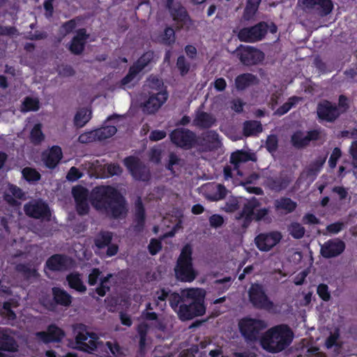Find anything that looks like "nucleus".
I'll list each match as a JSON object with an SVG mask.
<instances>
[{
    "instance_id": "nucleus-1",
    "label": "nucleus",
    "mask_w": 357,
    "mask_h": 357,
    "mask_svg": "<svg viewBox=\"0 0 357 357\" xmlns=\"http://www.w3.org/2000/svg\"><path fill=\"white\" fill-rule=\"evenodd\" d=\"M92 206L98 211L114 218L124 216L127 207L124 198L112 186H98L91 193Z\"/></svg>"
},
{
    "instance_id": "nucleus-2",
    "label": "nucleus",
    "mask_w": 357,
    "mask_h": 357,
    "mask_svg": "<svg viewBox=\"0 0 357 357\" xmlns=\"http://www.w3.org/2000/svg\"><path fill=\"white\" fill-rule=\"evenodd\" d=\"M294 338L292 331L287 325H279L268 329L261 339V345L265 350L278 353L287 348Z\"/></svg>"
},
{
    "instance_id": "nucleus-3",
    "label": "nucleus",
    "mask_w": 357,
    "mask_h": 357,
    "mask_svg": "<svg viewBox=\"0 0 357 357\" xmlns=\"http://www.w3.org/2000/svg\"><path fill=\"white\" fill-rule=\"evenodd\" d=\"M192 248L189 244L185 245L178 259L175 268L176 278L183 282H192L197 275L192 264Z\"/></svg>"
},
{
    "instance_id": "nucleus-4",
    "label": "nucleus",
    "mask_w": 357,
    "mask_h": 357,
    "mask_svg": "<svg viewBox=\"0 0 357 357\" xmlns=\"http://www.w3.org/2000/svg\"><path fill=\"white\" fill-rule=\"evenodd\" d=\"M75 346V348L88 353L94 351L100 344L98 336L89 331L86 326L77 324L74 328Z\"/></svg>"
},
{
    "instance_id": "nucleus-5",
    "label": "nucleus",
    "mask_w": 357,
    "mask_h": 357,
    "mask_svg": "<svg viewBox=\"0 0 357 357\" xmlns=\"http://www.w3.org/2000/svg\"><path fill=\"white\" fill-rule=\"evenodd\" d=\"M260 203L255 197L248 199L244 204L243 208L239 216L236 218L243 220V226L247 227L252 220H261L267 215L268 210L266 208L257 209Z\"/></svg>"
},
{
    "instance_id": "nucleus-6",
    "label": "nucleus",
    "mask_w": 357,
    "mask_h": 357,
    "mask_svg": "<svg viewBox=\"0 0 357 357\" xmlns=\"http://www.w3.org/2000/svg\"><path fill=\"white\" fill-rule=\"evenodd\" d=\"M267 327L266 323L261 319L245 317L238 322L239 331L247 341L257 340L260 332Z\"/></svg>"
},
{
    "instance_id": "nucleus-7",
    "label": "nucleus",
    "mask_w": 357,
    "mask_h": 357,
    "mask_svg": "<svg viewBox=\"0 0 357 357\" xmlns=\"http://www.w3.org/2000/svg\"><path fill=\"white\" fill-rule=\"evenodd\" d=\"M249 300L257 308L271 310L274 304L266 295L262 285L252 284L248 291Z\"/></svg>"
},
{
    "instance_id": "nucleus-8",
    "label": "nucleus",
    "mask_w": 357,
    "mask_h": 357,
    "mask_svg": "<svg viewBox=\"0 0 357 357\" xmlns=\"http://www.w3.org/2000/svg\"><path fill=\"white\" fill-rule=\"evenodd\" d=\"M250 160H256V157L254 153H249L242 151L233 153L230 157L231 165H227L224 168L225 179L228 180L231 178L233 171H236L238 175H242V172L239 170L240 167L243 163Z\"/></svg>"
},
{
    "instance_id": "nucleus-9",
    "label": "nucleus",
    "mask_w": 357,
    "mask_h": 357,
    "mask_svg": "<svg viewBox=\"0 0 357 357\" xmlns=\"http://www.w3.org/2000/svg\"><path fill=\"white\" fill-rule=\"evenodd\" d=\"M169 137L173 144L185 149L199 144L196 135L188 129L176 128L170 133Z\"/></svg>"
},
{
    "instance_id": "nucleus-10",
    "label": "nucleus",
    "mask_w": 357,
    "mask_h": 357,
    "mask_svg": "<svg viewBox=\"0 0 357 357\" xmlns=\"http://www.w3.org/2000/svg\"><path fill=\"white\" fill-rule=\"evenodd\" d=\"M268 25L265 22H259L257 24L241 29L238 37L241 41L255 43L261 40L267 33Z\"/></svg>"
},
{
    "instance_id": "nucleus-11",
    "label": "nucleus",
    "mask_w": 357,
    "mask_h": 357,
    "mask_svg": "<svg viewBox=\"0 0 357 357\" xmlns=\"http://www.w3.org/2000/svg\"><path fill=\"white\" fill-rule=\"evenodd\" d=\"M153 59V53L147 52L144 53L137 62L130 68L128 75L122 79V85L126 86L134 81L137 75L143 70L149 66Z\"/></svg>"
},
{
    "instance_id": "nucleus-12",
    "label": "nucleus",
    "mask_w": 357,
    "mask_h": 357,
    "mask_svg": "<svg viewBox=\"0 0 357 357\" xmlns=\"http://www.w3.org/2000/svg\"><path fill=\"white\" fill-rule=\"evenodd\" d=\"M167 6L173 20L176 22V27L188 29L191 25V21L185 8L178 3H174V0H167Z\"/></svg>"
},
{
    "instance_id": "nucleus-13",
    "label": "nucleus",
    "mask_w": 357,
    "mask_h": 357,
    "mask_svg": "<svg viewBox=\"0 0 357 357\" xmlns=\"http://www.w3.org/2000/svg\"><path fill=\"white\" fill-rule=\"evenodd\" d=\"M325 134L321 129H316L307 132L297 131L291 136V143L296 148L307 146L312 140L324 139Z\"/></svg>"
},
{
    "instance_id": "nucleus-14",
    "label": "nucleus",
    "mask_w": 357,
    "mask_h": 357,
    "mask_svg": "<svg viewBox=\"0 0 357 357\" xmlns=\"http://www.w3.org/2000/svg\"><path fill=\"white\" fill-rule=\"evenodd\" d=\"M282 235L280 231H274L269 233H262L255 239L257 248L264 252L271 250L281 241Z\"/></svg>"
},
{
    "instance_id": "nucleus-15",
    "label": "nucleus",
    "mask_w": 357,
    "mask_h": 357,
    "mask_svg": "<svg viewBox=\"0 0 357 357\" xmlns=\"http://www.w3.org/2000/svg\"><path fill=\"white\" fill-rule=\"evenodd\" d=\"M167 98L168 93L166 90H160L158 92L153 91L148 100L143 104V112L147 114L156 112L167 100Z\"/></svg>"
},
{
    "instance_id": "nucleus-16",
    "label": "nucleus",
    "mask_w": 357,
    "mask_h": 357,
    "mask_svg": "<svg viewBox=\"0 0 357 357\" xmlns=\"http://www.w3.org/2000/svg\"><path fill=\"white\" fill-rule=\"evenodd\" d=\"M206 308L202 303H190L189 305L182 304L176 312L180 319L183 321L190 320L197 316H202L205 313Z\"/></svg>"
},
{
    "instance_id": "nucleus-17",
    "label": "nucleus",
    "mask_w": 357,
    "mask_h": 357,
    "mask_svg": "<svg viewBox=\"0 0 357 357\" xmlns=\"http://www.w3.org/2000/svg\"><path fill=\"white\" fill-rule=\"evenodd\" d=\"M124 164L135 179L146 181L149 178L148 168L139 159L135 157H128L124 160Z\"/></svg>"
},
{
    "instance_id": "nucleus-18",
    "label": "nucleus",
    "mask_w": 357,
    "mask_h": 357,
    "mask_svg": "<svg viewBox=\"0 0 357 357\" xmlns=\"http://www.w3.org/2000/svg\"><path fill=\"white\" fill-rule=\"evenodd\" d=\"M298 4L304 9L316 10L321 16L328 15L333 8L331 0H298Z\"/></svg>"
},
{
    "instance_id": "nucleus-19",
    "label": "nucleus",
    "mask_w": 357,
    "mask_h": 357,
    "mask_svg": "<svg viewBox=\"0 0 357 357\" xmlns=\"http://www.w3.org/2000/svg\"><path fill=\"white\" fill-rule=\"evenodd\" d=\"M345 249V244L339 238L328 240L321 245V254L325 258H332L340 255Z\"/></svg>"
},
{
    "instance_id": "nucleus-20",
    "label": "nucleus",
    "mask_w": 357,
    "mask_h": 357,
    "mask_svg": "<svg viewBox=\"0 0 357 357\" xmlns=\"http://www.w3.org/2000/svg\"><path fill=\"white\" fill-rule=\"evenodd\" d=\"M241 61L246 66L255 65L262 61L264 59V54L252 47H245L239 54Z\"/></svg>"
},
{
    "instance_id": "nucleus-21",
    "label": "nucleus",
    "mask_w": 357,
    "mask_h": 357,
    "mask_svg": "<svg viewBox=\"0 0 357 357\" xmlns=\"http://www.w3.org/2000/svg\"><path fill=\"white\" fill-rule=\"evenodd\" d=\"M72 193L76 202V208L79 214L85 215L89 210L88 202V190L81 186H76L73 188Z\"/></svg>"
},
{
    "instance_id": "nucleus-22",
    "label": "nucleus",
    "mask_w": 357,
    "mask_h": 357,
    "mask_svg": "<svg viewBox=\"0 0 357 357\" xmlns=\"http://www.w3.org/2000/svg\"><path fill=\"white\" fill-rule=\"evenodd\" d=\"M24 211L27 215L35 218H46L50 215L48 206L41 201H32L26 204Z\"/></svg>"
},
{
    "instance_id": "nucleus-23",
    "label": "nucleus",
    "mask_w": 357,
    "mask_h": 357,
    "mask_svg": "<svg viewBox=\"0 0 357 357\" xmlns=\"http://www.w3.org/2000/svg\"><path fill=\"white\" fill-rule=\"evenodd\" d=\"M204 196L211 201H218L223 199L227 190L224 185L217 183H207L202 187Z\"/></svg>"
},
{
    "instance_id": "nucleus-24",
    "label": "nucleus",
    "mask_w": 357,
    "mask_h": 357,
    "mask_svg": "<svg viewBox=\"0 0 357 357\" xmlns=\"http://www.w3.org/2000/svg\"><path fill=\"white\" fill-rule=\"evenodd\" d=\"M317 114L321 119L333 121L340 115L337 107L328 101L320 102L317 107Z\"/></svg>"
},
{
    "instance_id": "nucleus-25",
    "label": "nucleus",
    "mask_w": 357,
    "mask_h": 357,
    "mask_svg": "<svg viewBox=\"0 0 357 357\" xmlns=\"http://www.w3.org/2000/svg\"><path fill=\"white\" fill-rule=\"evenodd\" d=\"M36 336L43 342L48 343L61 341L65 336V333L56 325H50L47 332H38Z\"/></svg>"
},
{
    "instance_id": "nucleus-26",
    "label": "nucleus",
    "mask_w": 357,
    "mask_h": 357,
    "mask_svg": "<svg viewBox=\"0 0 357 357\" xmlns=\"http://www.w3.org/2000/svg\"><path fill=\"white\" fill-rule=\"evenodd\" d=\"M70 258L61 255H54L49 258L46 262L47 267L52 271H63L72 265Z\"/></svg>"
},
{
    "instance_id": "nucleus-27",
    "label": "nucleus",
    "mask_w": 357,
    "mask_h": 357,
    "mask_svg": "<svg viewBox=\"0 0 357 357\" xmlns=\"http://www.w3.org/2000/svg\"><path fill=\"white\" fill-rule=\"evenodd\" d=\"M216 121L215 116L203 111H197L195 113L192 124L202 128H208L213 126Z\"/></svg>"
},
{
    "instance_id": "nucleus-28",
    "label": "nucleus",
    "mask_w": 357,
    "mask_h": 357,
    "mask_svg": "<svg viewBox=\"0 0 357 357\" xmlns=\"http://www.w3.org/2000/svg\"><path fill=\"white\" fill-rule=\"evenodd\" d=\"M87 38L86 30L84 29H79L69 45L70 51L75 54H80L84 50Z\"/></svg>"
},
{
    "instance_id": "nucleus-29",
    "label": "nucleus",
    "mask_w": 357,
    "mask_h": 357,
    "mask_svg": "<svg viewBox=\"0 0 357 357\" xmlns=\"http://www.w3.org/2000/svg\"><path fill=\"white\" fill-rule=\"evenodd\" d=\"M325 158L319 157L313 161L301 174V178H305L308 182H312L320 172L325 162Z\"/></svg>"
},
{
    "instance_id": "nucleus-30",
    "label": "nucleus",
    "mask_w": 357,
    "mask_h": 357,
    "mask_svg": "<svg viewBox=\"0 0 357 357\" xmlns=\"http://www.w3.org/2000/svg\"><path fill=\"white\" fill-rule=\"evenodd\" d=\"M182 299L190 303H202L205 296V291L200 288L185 289L181 291Z\"/></svg>"
},
{
    "instance_id": "nucleus-31",
    "label": "nucleus",
    "mask_w": 357,
    "mask_h": 357,
    "mask_svg": "<svg viewBox=\"0 0 357 357\" xmlns=\"http://www.w3.org/2000/svg\"><path fill=\"white\" fill-rule=\"evenodd\" d=\"M61 157V149L59 146H53L48 152L43 154V159L47 167L54 168L59 163Z\"/></svg>"
},
{
    "instance_id": "nucleus-32",
    "label": "nucleus",
    "mask_w": 357,
    "mask_h": 357,
    "mask_svg": "<svg viewBox=\"0 0 357 357\" xmlns=\"http://www.w3.org/2000/svg\"><path fill=\"white\" fill-rule=\"evenodd\" d=\"M202 142L200 144L204 149H212L219 145L218 135L213 130L207 131L202 134Z\"/></svg>"
},
{
    "instance_id": "nucleus-33",
    "label": "nucleus",
    "mask_w": 357,
    "mask_h": 357,
    "mask_svg": "<svg viewBox=\"0 0 357 357\" xmlns=\"http://www.w3.org/2000/svg\"><path fill=\"white\" fill-rule=\"evenodd\" d=\"M291 178L289 176H280L275 178H268L267 185L272 190L280 191L285 189L291 182Z\"/></svg>"
},
{
    "instance_id": "nucleus-34",
    "label": "nucleus",
    "mask_w": 357,
    "mask_h": 357,
    "mask_svg": "<svg viewBox=\"0 0 357 357\" xmlns=\"http://www.w3.org/2000/svg\"><path fill=\"white\" fill-rule=\"evenodd\" d=\"M54 299L57 304L68 307L72 303V296L64 289L59 287L52 289Z\"/></svg>"
},
{
    "instance_id": "nucleus-35",
    "label": "nucleus",
    "mask_w": 357,
    "mask_h": 357,
    "mask_svg": "<svg viewBox=\"0 0 357 357\" xmlns=\"http://www.w3.org/2000/svg\"><path fill=\"white\" fill-rule=\"evenodd\" d=\"M297 204L289 198L283 197L275 201V207L278 211H284L286 213L295 210Z\"/></svg>"
},
{
    "instance_id": "nucleus-36",
    "label": "nucleus",
    "mask_w": 357,
    "mask_h": 357,
    "mask_svg": "<svg viewBox=\"0 0 357 357\" xmlns=\"http://www.w3.org/2000/svg\"><path fill=\"white\" fill-rule=\"evenodd\" d=\"M117 131L116 126L106 125L95 130L97 141H103L112 137Z\"/></svg>"
},
{
    "instance_id": "nucleus-37",
    "label": "nucleus",
    "mask_w": 357,
    "mask_h": 357,
    "mask_svg": "<svg viewBox=\"0 0 357 357\" xmlns=\"http://www.w3.org/2000/svg\"><path fill=\"white\" fill-rule=\"evenodd\" d=\"M67 281L71 288L79 292H84L86 289L78 273H70L67 276Z\"/></svg>"
},
{
    "instance_id": "nucleus-38",
    "label": "nucleus",
    "mask_w": 357,
    "mask_h": 357,
    "mask_svg": "<svg viewBox=\"0 0 357 357\" xmlns=\"http://www.w3.org/2000/svg\"><path fill=\"white\" fill-rule=\"evenodd\" d=\"M91 118V112L88 109H81L75 116V124L76 126L83 127Z\"/></svg>"
},
{
    "instance_id": "nucleus-39",
    "label": "nucleus",
    "mask_w": 357,
    "mask_h": 357,
    "mask_svg": "<svg viewBox=\"0 0 357 357\" xmlns=\"http://www.w3.org/2000/svg\"><path fill=\"white\" fill-rule=\"evenodd\" d=\"M255 80V77L252 74H243L236 78L235 84L238 90H243Z\"/></svg>"
},
{
    "instance_id": "nucleus-40",
    "label": "nucleus",
    "mask_w": 357,
    "mask_h": 357,
    "mask_svg": "<svg viewBox=\"0 0 357 357\" xmlns=\"http://www.w3.org/2000/svg\"><path fill=\"white\" fill-rule=\"evenodd\" d=\"M287 231L289 234L296 239H300L304 236L305 229L304 227L296 222H291L287 226Z\"/></svg>"
},
{
    "instance_id": "nucleus-41",
    "label": "nucleus",
    "mask_w": 357,
    "mask_h": 357,
    "mask_svg": "<svg viewBox=\"0 0 357 357\" xmlns=\"http://www.w3.org/2000/svg\"><path fill=\"white\" fill-rule=\"evenodd\" d=\"M262 127L257 121H250L244 123L243 131L246 136H250L261 132Z\"/></svg>"
},
{
    "instance_id": "nucleus-42",
    "label": "nucleus",
    "mask_w": 357,
    "mask_h": 357,
    "mask_svg": "<svg viewBox=\"0 0 357 357\" xmlns=\"http://www.w3.org/2000/svg\"><path fill=\"white\" fill-rule=\"evenodd\" d=\"M112 278V274H108L106 277L100 278V286L96 289V292L100 296H104L107 291H109L112 282L110 279Z\"/></svg>"
},
{
    "instance_id": "nucleus-43",
    "label": "nucleus",
    "mask_w": 357,
    "mask_h": 357,
    "mask_svg": "<svg viewBox=\"0 0 357 357\" xmlns=\"http://www.w3.org/2000/svg\"><path fill=\"white\" fill-rule=\"evenodd\" d=\"M39 109V100L36 98H26L22 105L21 111L27 112L30 111H37Z\"/></svg>"
},
{
    "instance_id": "nucleus-44",
    "label": "nucleus",
    "mask_w": 357,
    "mask_h": 357,
    "mask_svg": "<svg viewBox=\"0 0 357 357\" xmlns=\"http://www.w3.org/2000/svg\"><path fill=\"white\" fill-rule=\"evenodd\" d=\"M17 270L27 279H34L38 276V273L35 267L30 265L19 264L17 266Z\"/></svg>"
},
{
    "instance_id": "nucleus-45",
    "label": "nucleus",
    "mask_w": 357,
    "mask_h": 357,
    "mask_svg": "<svg viewBox=\"0 0 357 357\" xmlns=\"http://www.w3.org/2000/svg\"><path fill=\"white\" fill-rule=\"evenodd\" d=\"M325 345L328 349L335 347L337 349L341 347V342L340 340V331L335 329L333 333H331L326 340Z\"/></svg>"
},
{
    "instance_id": "nucleus-46",
    "label": "nucleus",
    "mask_w": 357,
    "mask_h": 357,
    "mask_svg": "<svg viewBox=\"0 0 357 357\" xmlns=\"http://www.w3.org/2000/svg\"><path fill=\"white\" fill-rule=\"evenodd\" d=\"M112 240V234L109 232L101 233L96 239V245L98 248H102L108 245Z\"/></svg>"
},
{
    "instance_id": "nucleus-47",
    "label": "nucleus",
    "mask_w": 357,
    "mask_h": 357,
    "mask_svg": "<svg viewBox=\"0 0 357 357\" xmlns=\"http://www.w3.org/2000/svg\"><path fill=\"white\" fill-rule=\"evenodd\" d=\"M147 85L154 92L160 91V90H166L164 88L163 82L161 79H158L155 76H150L147 80Z\"/></svg>"
},
{
    "instance_id": "nucleus-48",
    "label": "nucleus",
    "mask_w": 357,
    "mask_h": 357,
    "mask_svg": "<svg viewBox=\"0 0 357 357\" xmlns=\"http://www.w3.org/2000/svg\"><path fill=\"white\" fill-rule=\"evenodd\" d=\"M22 173L23 177L29 181H36L40 178V174L32 168L26 167L22 170Z\"/></svg>"
},
{
    "instance_id": "nucleus-49",
    "label": "nucleus",
    "mask_w": 357,
    "mask_h": 357,
    "mask_svg": "<svg viewBox=\"0 0 357 357\" xmlns=\"http://www.w3.org/2000/svg\"><path fill=\"white\" fill-rule=\"evenodd\" d=\"M16 307V305H13L10 302L4 303L1 312V314L6 317L8 320H14L16 317V315L12 310V307Z\"/></svg>"
},
{
    "instance_id": "nucleus-50",
    "label": "nucleus",
    "mask_w": 357,
    "mask_h": 357,
    "mask_svg": "<svg viewBox=\"0 0 357 357\" xmlns=\"http://www.w3.org/2000/svg\"><path fill=\"white\" fill-rule=\"evenodd\" d=\"M135 217L139 225H142L144 219V209L139 197L135 202Z\"/></svg>"
},
{
    "instance_id": "nucleus-51",
    "label": "nucleus",
    "mask_w": 357,
    "mask_h": 357,
    "mask_svg": "<svg viewBox=\"0 0 357 357\" xmlns=\"http://www.w3.org/2000/svg\"><path fill=\"white\" fill-rule=\"evenodd\" d=\"M78 20L73 19L64 23L60 28V33L66 36L71 33L77 26Z\"/></svg>"
},
{
    "instance_id": "nucleus-52",
    "label": "nucleus",
    "mask_w": 357,
    "mask_h": 357,
    "mask_svg": "<svg viewBox=\"0 0 357 357\" xmlns=\"http://www.w3.org/2000/svg\"><path fill=\"white\" fill-rule=\"evenodd\" d=\"M44 138V135L41 131V125L36 124L31 132V139L34 143L40 142Z\"/></svg>"
},
{
    "instance_id": "nucleus-53",
    "label": "nucleus",
    "mask_w": 357,
    "mask_h": 357,
    "mask_svg": "<svg viewBox=\"0 0 357 357\" xmlns=\"http://www.w3.org/2000/svg\"><path fill=\"white\" fill-rule=\"evenodd\" d=\"M78 140L80 143H82V144H86V143L96 142L97 138H96L95 130L82 133V135H80L79 136Z\"/></svg>"
},
{
    "instance_id": "nucleus-54",
    "label": "nucleus",
    "mask_w": 357,
    "mask_h": 357,
    "mask_svg": "<svg viewBox=\"0 0 357 357\" xmlns=\"http://www.w3.org/2000/svg\"><path fill=\"white\" fill-rule=\"evenodd\" d=\"M106 347L114 356H119L123 354L122 348L115 341L107 342Z\"/></svg>"
},
{
    "instance_id": "nucleus-55",
    "label": "nucleus",
    "mask_w": 357,
    "mask_h": 357,
    "mask_svg": "<svg viewBox=\"0 0 357 357\" xmlns=\"http://www.w3.org/2000/svg\"><path fill=\"white\" fill-rule=\"evenodd\" d=\"M149 326L145 322L140 324L138 326V333L140 337L139 344L141 347H143L146 342V334L148 331Z\"/></svg>"
},
{
    "instance_id": "nucleus-56",
    "label": "nucleus",
    "mask_w": 357,
    "mask_h": 357,
    "mask_svg": "<svg viewBox=\"0 0 357 357\" xmlns=\"http://www.w3.org/2000/svg\"><path fill=\"white\" fill-rule=\"evenodd\" d=\"M317 294L319 297L325 301H328L331 298V294L326 284H321L317 287Z\"/></svg>"
},
{
    "instance_id": "nucleus-57",
    "label": "nucleus",
    "mask_w": 357,
    "mask_h": 357,
    "mask_svg": "<svg viewBox=\"0 0 357 357\" xmlns=\"http://www.w3.org/2000/svg\"><path fill=\"white\" fill-rule=\"evenodd\" d=\"M344 227L345 225L344 222H337L328 225L326 229V231L329 234H336L341 231Z\"/></svg>"
},
{
    "instance_id": "nucleus-58",
    "label": "nucleus",
    "mask_w": 357,
    "mask_h": 357,
    "mask_svg": "<svg viewBox=\"0 0 357 357\" xmlns=\"http://www.w3.org/2000/svg\"><path fill=\"white\" fill-rule=\"evenodd\" d=\"M17 35H18V31L14 26H0V36H15Z\"/></svg>"
},
{
    "instance_id": "nucleus-59",
    "label": "nucleus",
    "mask_w": 357,
    "mask_h": 357,
    "mask_svg": "<svg viewBox=\"0 0 357 357\" xmlns=\"http://www.w3.org/2000/svg\"><path fill=\"white\" fill-rule=\"evenodd\" d=\"M176 66L182 75H185L190 68V66L185 62L184 56H179L178 58Z\"/></svg>"
},
{
    "instance_id": "nucleus-60",
    "label": "nucleus",
    "mask_w": 357,
    "mask_h": 357,
    "mask_svg": "<svg viewBox=\"0 0 357 357\" xmlns=\"http://www.w3.org/2000/svg\"><path fill=\"white\" fill-rule=\"evenodd\" d=\"M162 40L165 44L170 45L175 41L174 31L172 28H167L165 30V33Z\"/></svg>"
},
{
    "instance_id": "nucleus-61",
    "label": "nucleus",
    "mask_w": 357,
    "mask_h": 357,
    "mask_svg": "<svg viewBox=\"0 0 357 357\" xmlns=\"http://www.w3.org/2000/svg\"><path fill=\"white\" fill-rule=\"evenodd\" d=\"M342 155L341 151L338 148H335L330 156L328 164L331 168H334L336 166L337 161Z\"/></svg>"
},
{
    "instance_id": "nucleus-62",
    "label": "nucleus",
    "mask_w": 357,
    "mask_h": 357,
    "mask_svg": "<svg viewBox=\"0 0 357 357\" xmlns=\"http://www.w3.org/2000/svg\"><path fill=\"white\" fill-rule=\"evenodd\" d=\"M257 9L258 7L247 3L243 14L244 19L246 20L252 19L255 15Z\"/></svg>"
},
{
    "instance_id": "nucleus-63",
    "label": "nucleus",
    "mask_w": 357,
    "mask_h": 357,
    "mask_svg": "<svg viewBox=\"0 0 357 357\" xmlns=\"http://www.w3.org/2000/svg\"><path fill=\"white\" fill-rule=\"evenodd\" d=\"M349 153L351 157V165L357 169V141L353 142L350 149Z\"/></svg>"
},
{
    "instance_id": "nucleus-64",
    "label": "nucleus",
    "mask_w": 357,
    "mask_h": 357,
    "mask_svg": "<svg viewBox=\"0 0 357 357\" xmlns=\"http://www.w3.org/2000/svg\"><path fill=\"white\" fill-rule=\"evenodd\" d=\"M238 208V201L236 198L229 199L225 206L222 207V209L227 212H234Z\"/></svg>"
}]
</instances>
